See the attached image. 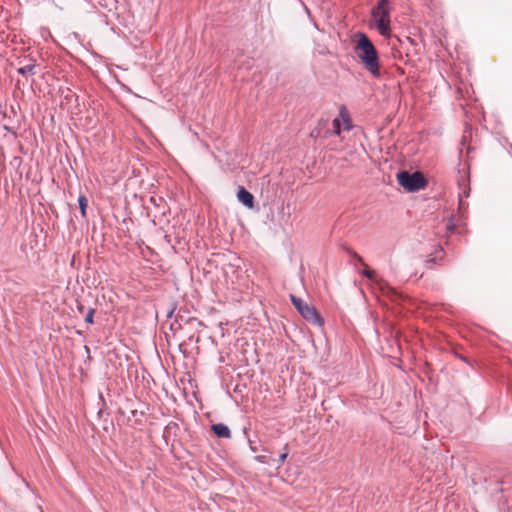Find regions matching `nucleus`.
<instances>
[{
    "label": "nucleus",
    "mask_w": 512,
    "mask_h": 512,
    "mask_svg": "<svg viewBox=\"0 0 512 512\" xmlns=\"http://www.w3.org/2000/svg\"><path fill=\"white\" fill-rule=\"evenodd\" d=\"M355 52L365 69L374 77L380 76L379 57L371 40L364 33L355 35Z\"/></svg>",
    "instance_id": "nucleus-1"
},
{
    "label": "nucleus",
    "mask_w": 512,
    "mask_h": 512,
    "mask_svg": "<svg viewBox=\"0 0 512 512\" xmlns=\"http://www.w3.org/2000/svg\"><path fill=\"white\" fill-rule=\"evenodd\" d=\"M391 5L390 0H379L371 11L372 21L375 28L385 38L391 36Z\"/></svg>",
    "instance_id": "nucleus-2"
},
{
    "label": "nucleus",
    "mask_w": 512,
    "mask_h": 512,
    "mask_svg": "<svg viewBox=\"0 0 512 512\" xmlns=\"http://www.w3.org/2000/svg\"><path fill=\"white\" fill-rule=\"evenodd\" d=\"M398 183L408 192L424 189L427 181L421 172L409 173L401 171L397 174Z\"/></svg>",
    "instance_id": "nucleus-3"
},
{
    "label": "nucleus",
    "mask_w": 512,
    "mask_h": 512,
    "mask_svg": "<svg viewBox=\"0 0 512 512\" xmlns=\"http://www.w3.org/2000/svg\"><path fill=\"white\" fill-rule=\"evenodd\" d=\"M290 298L295 308L305 320L317 325L322 324V319L314 307L294 295H291Z\"/></svg>",
    "instance_id": "nucleus-4"
},
{
    "label": "nucleus",
    "mask_w": 512,
    "mask_h": 512,
    "mask_svg": "<svg viewBox=\"0 0 512 512\" xmlns=\"http://www.w3.org/2000/svg\"><path fill=\"white\" fill-rule=\"evenodd\" d=\"M333 133L340 135L342 131H349L352 128V120L346 107L339 109L338 115L332 121Z\"/></svg>",
    "instance_id": "nucleus-5"
},
{
    "label": "nucleus",
    "mask_w": 512,
    "mask_h": 512,
    "mask_svg": "<svg viewBox=\"0 0 512 512\" xmlns=\"http://www.w3.org/2000/svg\"><path fill=\"white\" fill-rule=\"evenodd\" d=\"M362 274L368 279H370L373 283H375L384 294H395L392 288H390L384 282L376 278L374 271L370 270L369 268H365Z\"/></svg>",
    "instance_id": "nucleus-6"
},
{
    "label": "nucleus",
    "mask_w": 512,
    "mask_h": 512,
    "mask_svg": "<svg viewBox=\"0 0 512 512\" xmlns=\"http://www.w3.org/2000/svg\"><path fill=\"white\" fill-rule=\"evenodd\" d=\"M238 200L246 207L253 208L254 206V196L246 190L244 187H240L237 192Z\"/></svg>",
    "instance_id": "nucleus-7"
},
{
    "label": "nucleus",
    "mask_w": 512,
    "mask_h": 512,
    "mask_svg": "<svg viewBox=\"0 0 512 512\" xmlns=\"http://www.w3.org/2000/svg\"><path fill=\"white\" fill-rule=\"evenodd\" d=\"M213 432L220 438H230L231 431L225 424L218 423L212 425Z\"/></svg>",
    "instance_id": "nucleus-8"
},
{
    "label": "nucleus",
    "mask_w": 512,
    "mask_h": 512,
    "mask_svg": "<svg viewBox=\"0 0 512 512\" xmlns=\"http://www.w3.org/2000/svg\"><path fill=\"white\" fill-rule=\"evenodd\" d=\"M78 203H79V207H80V210H81V214L83 217L86 216V209H87V206H88V200L86 198L85 195H80L79 198H78Z\"/></svg>",
    "instance_id": "nucleus-9"
},
{
    "label": "nucleus",
    "mask_w": 512,
    "mask_h": 512,
    "mask_svg": "<svg viewBox=\"0 0 512 512\" xmlns=\"http://www.w3.org/2000/svg\"><path fill=\"white\" fill-rule=\"evenodd\" d=\"M94 314H95V310L93 308H89L87 315L85 317V322L88 324H93Z\"/></svg>",
    "instance_id": "nucleus-10"
},
{
    "label": "nucleus",
    "mask_w": 512,
    "mask_h": 512,
    "mask_svg": "<svg viewBox=\"0 0 512 512\" xmlns=\"http://www.w3.org/2000/svg\"><path fill=\"white\" fill-rule=\"evenodd\" d=\"M255 459H256L258 462H261V463H267L266 456L258 455V456H256V457H255Z\"/></svg>",
    "instance_id": "nucleus-11"
},
{
    "label": "nucleus",
    "mask_w": 512,
    "mask_h": 512,
    "mask_svg": "<svg viewBox=\"0 0 512 512\" xmlns=\"http://www.w3.org/2000/svg\"><path fill=\"white\" fill-rule=\"evenodd\" d=\"M287 456H288L287 452L282 453V454L279 456V461H280L281 463H284V462L286 461V459H287Z\"/></svg>",
    "instance_id": "nucleus-12"
}]
</instances>
